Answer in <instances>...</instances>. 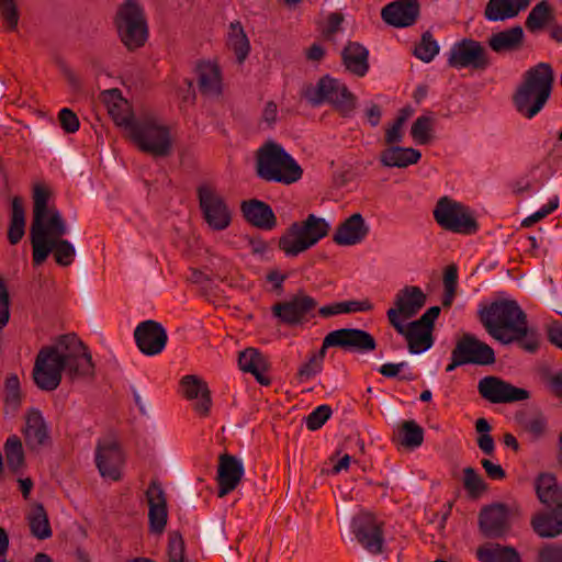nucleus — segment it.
Returning a JSON list of instances; mask_svg holds the SVG:
<instances>
[{
    "label": "nucleus",
    "mask_w": 562,
    "mask_h": 562,
    "mask_svg": "<svg viewBox=\"0 0 562 562\" xmlns=\"http://www.w3.org/2000/svg\"><path fill=\"white\" fill-rule=\"evenodd\" d=\"M64 371L71 380L94 376L91 353L75 334L63 335L57 346L38 351L33 368L34 383L43 391H54L59 386Z\"/></svg>",
    "instance_id": "f257e3e1"
},
{
    "label": "nucleus",
    "mask_w": 562,
    "mask_h": 562,
    "mask_svg": "<svg viewBox=\"0 0 562 562\" xmlns=\"http://www.w3.org/2000/svg\"><path fill=\"white\" fill-rule=\"evenodd\" d=\"M48 200L49 191L36 186L33 193V218L30 228L33 263L42 265L54 251L55 261L61 267H68L74 261L75 247L70 241L61 238L67 233L66 223L55 207H48Z\"/></svg>",
    "instance_id": "f03ea898"
},
{
    "label": "nucleus",
    "mask_w": 562,
    "mask_h": 562,
    "mask_svg": "<svg viewBox=\"0 0 562 562\" xmlns=\"http://www.w3.org/2000/svg\"><path fill=\"white\" fill-rule=\"evenodd\" d=\"M479 318L486 331L503 345L517 344L529 353L539 349L540 334L529 326L526 313L516 301H495L479 311Z\"/></svg>",
    "instance_id": "7ed1b4c3"
},
{
    "label": "nucleus",
    "mask_w": 562,
    "mask_h": 562,
    "mask_svg": "<svg viewBox=\"0 0 562 562\" xmlns=\"http://www.w3.org/2000/svg\"><path fill=\"white\" fill-rule=\"evenodd\" d=\"M554 71L550 64L539 63L522 76L513 94V103L527 119L536 116L546 105L552 93Z\"/></svg>",
    "instance_id": "20e7f679"
},
{
    "label": "nucleus",
    "mask_w": 562,
    "mask_h": 562,
    "mask_svg": "<svg viewBox=\"0 0 562 562\" xmlns=\"http://www.w3.org/2000/svg\"><path fill=\"white\" fill-rule=\"evenodd\" d=\"M257 175L266 181L292 184L302 178L303 169L285 149L273 140L257 150Z\"/></svg>",
    "instance_id": "39448f33"
},
{
    "label": "nucleus",
    "mask_w": 562,
    "mask_h": 562,
    "mask_svg": "<svg viewBox=\"0 0 562 562\" xmlns=\"http://www.w3.org/2000/svg\"><path fill=\"white\" fill-rule=\"evenodd\" d=\"M329 228V224L324 218L310 214L305 221L290 225L279 238V248L288 257H295L327 236Z\"/></svg>",
    "instance_id": "423d86ee"
},
{
    "label": "nucleus",
    "mask_w": 562,
    "mask_h": 562,
    "mask_svg": "<svg viewBox=\"0 0 562 562\" xmlns=\"http://www.w3.org/2000/svg\"><path fill=\"white\" fill-rule=\"evenodd\" d=\"M130 137L144 153L153 157H168L172 151L170 130L155 116H144L132 125Z\"/></svg>",
    "instance_id": "0eeeda50"
},
{
    "label": "nucleus",
    "mask_w": 562,
    "mask_h": 562,
    "mask_svg": "<svg viewBox=\"0 0 562 562\" xmlns=\"http://www.w3.org/2000/svg\"><path fill=\"white\" fill-rule=\"evenodd\" d=\"M115 24L123 45L128 50L143 47L148 38V26L137 0H126L119 9Z\"/></svg>",
    "instance_id": "6e6552de"
},
{
    "label": "nucleus",
    "mask_w": 562,
    "mask_h": 562,
    "mask_svg": "<svg viewBox=\"0 0 562 562\" xmlns=\"http://www.w3.org/2000/svg\"><path fill=\"white\" fill-rule=\"evenodd\" d=\"M305 98L314 106L328 102L345 117L356 109V97L344 83L329 76L322 77L316 86L308 87Z\"/></svg>",
    "instance_id": "1a4fd4ad"
},
{
    "label": "nucleus",
    "mask_w": 562,
    "mask_h": 562,
    "mask_svg": "<svg viewBox=\"0 0 562 562\" xmlns=\"http://www.w3.org/2000/svg\"><path fill=\"white\" fill-rule=\"evenodd\" d=\"M432 214L438 225L446 231L470 235L479 229L469 207L447 195L438 200Z\"/></svg>",
    "instance_id": "9d476101"
},
{
    "label": "nucleus",
    "mask_w": 562,
    "mask_h": 562,
    "mask_svg": "<svg viewBox=\"0 0 562 562\" xmlns=\"http://www.w3.org/2000/svg\"><path fill=\"white\" fill-rule=\"evenodd\" d=\"M196 195L202 218L209 228L214 232L226 229L232 223V211L224 196L207 184L198 187Z\"/></svg>",
    "instance_id": "9b49d317"
},
{
    "label": "nucleus",
    "mask_w": 562,
    "mask_h": 562,
    "mask_svg": "<svg viewBox=\"0 0 562 562\" xmlns=\"http://www.w3.org/2000/svg\"><path fill=\"white\" fill-rule=\"evenodd\" d=\"M125 463L124 452L115 438L100 439L95 447V465L103 479L119 482Z\"/></svg>",
    "instance_id": "f8f14e48"
},
{
    "label": "nucleus",
    "mask_w": 562,
    "mask_h": 562,
    "mask_svg": "<svg viewBox=\"0 0 562 562\" xmlns=\"http://www.w3.org/2000/svg\"><path fill=\"white\" fill-rule=\"evenodd\" d=\"M448 65L457 69L472 67L476 70H484L490 65V58L485 47L480 42L463 38L451 47Z\"/></svg>",
    "instance_id": "ddd939ff"
},
{
    "label": "nucleus",
    "mask_w": 562,
    "mask_h": 562,
    "mask_svg": "<svg viewBox=\"0 0 562 562\" xmlns=\"http://www.w3.org/2000/svg\"><path fill=\"white\" fill-rule=\"evenodd\" d=\"M479 394L493 404L514 403L530 397V393L495 375L484 376L477 384Z\"/></svg>",
    "instance_id": "4468645a"
},
{
    "label": "nucleus",
    "mask_w": 562,
    "mask_h": 562,
    "mask_svg": "<svg viewBox=\"0 0 562 562\" xmlns=\"http://www.w3.org/2000/svg\"><path fill=\"white\" fill-rule=\"evenodd\" d=\"M427 296L419 286L405 285L395 296L394 307L386 312L390 325L411 319L425 306Z\"/></svg>",
    "instance_id": "2eb2a0df"
},
{
    "label": "nucleus",
    "mask_w": 562,
    "mask_h": 562,
    "mask_svg": "<svg viewBox=\"0 0 562 562\" xmlns=\"http://www.w3.org/2000/svg\"><path fill=\"white\" fill-rule=\"evenodd\" d=\"M325 348L338 347L349 351L369 352L376 348L375 338L358 328H340L325 336Z\"/></svg>",
    "instance_id": "dca6fc26"
},
{
    "label": "nucleus",
    "mask_w": 562,
    "mask_h": 562,
    "mask_svg": "<svg viewBox=\"0 0 562 562\" xmlns=\"http://www.w3.org/2000/svg\"><path fill=\"white\" fill-rule=\"evenodd\" d=\"M352 531L358 542L370 553L383 551L384 537L382 524L370 513H360L352 519Z\"/></svg>",
    "instance_id": "f3484780"
},
{
    "label": "nucleus",
    "mask_w": 562,
    "mask_h": 562,
    "mask_svg": "<svg viewBox=\"0 0 562 562\" xmlns=\"http://www.w3.org/2000/svg\"><path fill=\"white\" fill-rule=\"evenodd\" d=\"M316 306L315 299L307 295L303 290H299L290 300L274 304L272 314L280 318L283 324L295 326L302 324L306 315Z\"/></svg>",
    "instance_id": "a211bd4d"
},
{
    "label": "nucleus",
    "mask_w": 562,
    "mask_h": 562,
    "mask_svg": "<svg viewBox=\"0 0 562 562\" xmlns=\"http://www.w3.org/2000/svg\"><path fill=\"white\" fill-rule=\"evenodd\" d=\"M134 339L142 353L157 356L165 349L168 335L159 322L147 319L136 326Z\"/></svg>",
    "instance_id": "6ab92c4d"
},
{
    "label": "nucleus",
    "mask_w": 562,
    "mask_h": 562,
    "mask_svg": "<svg viewBox=\"0 0 562 562\" xmlns=\"http://www.w3.org/2000/svg\"><path fill=\"white\" fill-rule=\"evenodd\" d=\"M479 528L486 538H503L509 529V513L505 504H492L481 509Z\"/></svg>",
    "instance_id": "aec40b11"
},
{
    "label": "nucleus",
    "mask_w": 562,
    "mask_h": 562,
    "mask_svg": "<svg viewBox=\"0 0 562 562\" xmlns=\"http://www.w3.org/2000/svg\"><path fill=\"white\" fill-rule=\"evenodd\" d=\"M453 349L465 364L488 366L495 362L493 348L471 334H464Z\"/></svg>",
    "instance_id": "412c9836"
},
{
    "label": "nucleus",
    "mask_w": 562,
    "mask_h": 562,
    "mask_svg": "<svg viewBox=\"0 0 562 562\" xmlns=\"http://www.w3.org/2000/svg\"><path fill=\"white\" fill-rule=\"evenodd\" d=\"M148 503L149 531L161 535L165 531L168 518L167 498L161 484L153 480L146 491Z\"/></svg>",
    "instance_id": "4be33fe9"
},
{
    "label": "nucleus",
    "mask_w": 562,
    "mask_h": 562,
    "mask_svg": "<svg viewBox=\"0 0 562 562\" xmlns=\"http://www.w3.org/2000/svg\"><path fill=\"white\" fill-rule=\"evenodd\" d=\"M418 0H396L386 4L381 11L382 20L394 27H408L419 16Z\"/></svg>",
    "instance_id": "5701e85b"
},
{
    "label": "nucleus",
    "mask_w": 562,
    "mask_h": 562,
    "mask_svg": "<svg viewBox=\"0 0 562 562\" xmlns=\"http://www.w3.org/2000/svg\"><path fill=\"white\" fill-rule=\"evenodd\" d=\"M243 475V463L235 456L228 453L221 454L218 458L216 477L218 483V497H224L234 491L240 483Z\"/></svg>",
    "instance_id": "b1692460"
},
{
    "label": "nucleus",
    "mask_w": 562,
    "mask_h": 562,
    "mask_svg": "<svg viewBox=\"0 0 562 562\" xmlns=\"http://www.w3.org/2000/svg\"><path fill=\"white\" fill-rule=\"evenodd\" d=\"M182 394L187 400H198L194 411L202 417L210 414L212 406L211 391L207 383L194 374L184 375L180 380Z\"/></svg>",
    "instance_id": "393cba45"
},
{
    "label": "nucleus",
    "mask_w": 562,
    "mask_h": 562,
    "mask_svg": "<svg viewBox=\"0 0 562 562\" xmlns=\"http://www.w3.org/2000/svg\"><path fill=\"white\" fill-rule=\"evenodd\" d=\"M536 493L547 512L562 515V485L551 473H541L536 481Z\"/></svg>",
    "instance_id": "a878e982"
},
{
    "label": "nucleus",
    "mask_w": 562,
    "mask_h": 562,
    "mask_svg": "<svg viewBox=\"0 0 562 562\" xmlns=\"http://www.w3.org/2000/svg\"><path fill=\"white\" fill-rule=\"evenodd\" d=\"M391 326L397 334L405 337L411 353H420L429 349L434 344L432 331L418 325L415 321L406 325L403 322H395Z\"/></svg>",
    "instance_id": "bb28decb"
},
{
    "label": "nucleus",
    "mask_w": 562,
    "mask_h": 562,
    "mask_svg": "<svg viewBox=\"0 0 562 562\" xmlns=\"http://www.w3.org/2000/svg\"><path fill=\"white\" fill-rule=\"evenodd\" d=\"M240 211L246 222L254 227L270 231L277 226V216L273 210L263 201L257 199L243 201Z\"/></svg>",
    "instance_id": "cd10ccee"
},
{
    "label": "nucleus",
    "mask_w": 562,
    "mask_h": 562,
    "mask_svg": "<svg viewBox=\"0 0 562 562\" xmlns=\"http://www.w3.org/2000/svg\"><path fill=\"white\" fill-rule=\"evenodd\" d=\"M369 233V227L360 213H355L339 224L333 240L337 245L351 246L362 241Z\"/></svg>",
    "instance_id": "c85d7f7f"
},
{
    "label": "nucleus",
    "mask_w": 562,
    "mask_h": 562,
    "mask_svg": "<svg viewBox=\"0 0 562 562\" xmlns=\"http://www.w3.org/2000/svg\"><path fill=\"white\" fill-rule=\"evenodd\" d=\"M238 366L241 371L251 373L256 381L263 385L269 386L271 379L265 374L269 369V362L258 349L246 348L239 352Z\"/></svg>",
    "instance_id": "c756f323"
},
{
    "label": "nucleus",
    "mask_w": 562,
    "mask_h": 562,
    "mask_svg": "<svg viewBox=\"0 0 562 562\" xmlns=\"http://www.w3.org/2000/svg\"><path fill=\"white\" fill-rule=\"evenodd\" d=\"M532 0H488L484 16L488 21H505L526 10Z\"/></svg>",
    "instance_id": "7c9ffc66"
},
{
    "label": "nucleus",
    "mask_w": 562,
    "mask_h": 562,
    "mask_svg": "<svg viewBox=\"0 0 562 562\" xmlns=\"http://www.w3.org/2000/svg\"><path fill=\"white\" fill-rule=\"evenodd\" d=\"M369 50L358 42H348L341 52L342 64L351 74L363 77L369 70Z\"/></svg>",
    "instance_id": "2f4dec72"
},
{
    "label": "nucleus",
    "mask_w": 562,
    "mask_h": 562,
    "mask_svg": "<svg viewBox=\"0 0 562 562\" xmlns=\"http://www.w3.org/2000/svg\"><path fill=\"white\" fill-rule=\"evenodd\" d=\"M196 72L198 87L202 94L214 97L222 92L221 71L217 65L209 61L199 63Z\"/></svg>",
    "instance_id": "473e14b6"
},
{
    "label": "nucleus",
    "mask_w": 562,
    "mask_h": 562,
    "mask_svg": "<svg viewBox=\"0 0 562 562\" xmlns=\"http://www.w3.org/2000/svg\"><path fill=\"white\" fill-rule=\"evenodd\" d=\"M104 101L108 103L109 113L115 124L125 127L131 134L132 125L136 124L137 120L128 109L122 110V106L126 105V101L122 98L121 91L119 89L108 90L104 92Z\"/></svg>",
    "instance_id": "72a5a7b5"
},
{
    "label": "nucleus",
    "mask_w": 562,
    "mask_h": 562,
    "mask_svg": "<svg viewBox=\"0 0 562 562\" xmlns=\"http://www.w3.org/2000/svg\"><path fill=\"white\" fill-rule=\"evenodd\" d=\"M524 30L516 25L510 29L493 34L488 38V46L495 53L514 52L521 48L524 44Z\"/></svg>",
    "instance_id": "f704fd0d"
},
{
    "label": "nucleus",
    "mask_w": 562,
    "mask_h": 562,
    "mask_svg": "<svg viewBox=\"0 0 562 562\" xmlns=\"http://www.w3.org/2000/svg\"><path fill=\"white\" fill-rule=\"evenodd\" d=\"M476 557L480 562H522V557L516 548L501 543L479 547Z\"/></svg>",
    "instance_id": "c9c22d12"
},
{
    "label": "nucleus",
    "mask_w": 562,
    "mask_h": 562,
    "mask_svg": "<svg viewBox=\"0 0 562 562\" xmlns=\"http://www.w3.org/2000/svg\"><path fill=\"white\" fill-rule=\"evenodd\" d=\"M420 151L414 148L390 146L381 151L380 161L385 167L405 168L420 159Z\"/></svg>",
    "instance_id": "e433bc0d"
},
{
    "label": "nucleus",
    "mask_w": 562,
    "mask_h": 562,
    "mask_svg": "<svg viewBox=\"0 0 562 562\" xmlns=\"http://www.w3.org/2000/svg\"><path fill=\"white\" fill-rule=\"evenodd\" d=\"M530 525L540 538H555L562 533V515L539 512L532 516Z\"/></svg>",
    "instance_id": "4c0bfd02"
},
{
    "label": "nucleus",
    "mask_w": 562,
    "mask_h": 562,
    "mask_svg": "<svg viewBox=\"0 0 562 562\" xmlns=\"http://www.w3.org/2000/svg\"><path fill=\"white\" fill-rule=\"evenodd\" d=\"M25 440L31 446H42L48 439L47 425L38 409H31L26 415Z\"/></svg>",
    "instance_id": "58836bf2"
},
{
    "label": "nucleus",
    "mask_w": 562,
    "mask_h": 562,
    "mask_svg": "<svg viewBox=\"0 0 562 562\" xmlns=\"http://www.w3.org/2000/svg\"><path fill=\"white\" fill-rule=\"evenodd\" d=\"M25 234V210L23 200L20 196L12 199L11 221L8 229V240L11 245H16Z\"/></svg>",
    "instance_id": "ea45409f"
},
{
    "label": "nucleus",
    "mask_w": 562,
    "mask_h": 562,
    "mask_svg": "<svg viewBox=\"0 0 562 562\" xmlns=\"http://www.w3.org/2000/svg\"><path fill=\"white\" fill-rule=\"evenodd\" d=\"M227 46L234 52L237 61L243 64L250 52V44L239 21L231 23Z\"/></svg>",
    "instance_id": "a19ab883"
},
{
    "label": "nucleus",
    "mask_w": 562,
    "mask_h": 562,
    "mask_svg": "<svg viewBox=\"0 0 562 562\" xmlns=\"http://www.w3.org/2000/svg\"><path fill=\"white\" fill-rule=\"evenodd\" d=\"M553 21L554 14L551 5L547 0H542L531 9L526 19L525 25L529 32L537 33Z\"/></svg>",
    "instance_id": "79ce46f5"
},
{
    "label": "nucleus",
    "mask_w": 562,
    "mask_h": 562,
    "mask_svg": "<svg viewBox=\"0 0 562 562\" xmlns=\"http://www.w3.org/2000/svg\"><path fill=\"white\" fill-rule=\"evenodd\" d=\"M27 519L30 531L35 538L44 540L52 536L48 516L43 504H34Z\"/></svg>",
    "instance_id": "37998d69"
},
{
    "label": "nucleus",
    "mask_w": 562,
    "mask_h": 562,
    "mask_svg": "<svg viewBox=\"0 0 562 562\" xmlns=\"http://www.w3.org/2000/svg\"><path fill=\"white\" fill-rule=\"evenodd\" d=\"M516 420L519 426L528 432L533 440L541 438L547 430V419L542 413L537 412L532 415L527 413L516 414Z\"/></svg>",
    "instance_id": "c03bdc74"
},
{
    "label": "nucleus",
    "mask_w": 562,
    "mask_h": 562,
    "mask_svg": "<svg viewBox=\"0 0 562 562\" xmlns=\"http://www.w3.org/2000/svg\"><path fill=\"white\" fill-rule=\"evenodd\" d=\"M4 452L9 469L14 473L18 472L25 461L21 439L15 435L10 436L4 443Z\"/></svg>",
    "instance_id": "a18cd8bd"
},
{
    "label": "nucleus",
    "mask_w": 562,
    "mask_h": 562,
    "mask_svg": "<svg viewBox=\"0 0 562 562\" xmlns=\"http://www.w3.org/2000/svg\"><path fill=\"white\" fill-rule=\"evenodd\" d=\"M327 348H325V339L323 340V345L317 352H314L308 358V361L303 363L296 373V379L300 382L306 381L316 374H318L323 370V362L326 355Z\"/></svg>",
    "instance_id": "49530a36"
},
{
    "label": "nucleus",
    "mask_w": 562,
    "mask_h": 562,
    "mask_svg": "<svg viewBox=\"0 0 562 562\" xmlns=\"http://www.w3.org/2000/svg\"><path fill=\"white\" fill-rule=\"evenodd\" d=\"M435 119L428 115H422L416 119L411 127L412 137L420 145H426L432 142Z\"/></svg>",
    "instance_id": "de8ad7c7"
},
{
    "label": "nucleus",
    "mask_w": 562,
    "mask_h": 562,
    "mask_svg": "<svg viewBox=\"0 0 562 562\" xmlns=\"http://www.w3.org/2000/svg\"><path fill=\"white\" fill-rule=\"evenodd\" d=\"M463 487L471 498H479L487 491L488 485L474 468L467 467L463 469Z\"/></svg>",
    "instance_id": "09e8293b"
},
{
    "label": "nucleus",
    "mask_w": 562,
    "mask_h": 562,
    "mask_svg": "<svg viewBox=\"0 0 562 562\" xmlns=\"http://www.w3.org/2000/svg\"><path fill=\"white\" fill-rule=\"evenodd\" d=\"M0 18L7 32H15L20 21V11L15 0H0Z\"/></svg>",
    "instance_id": "8fccbe9b"
},
{
    "label": "nucleus",
    "mask_w": 562,
    "mask_h": 562,
    "mask_svg": "<svg viewBox=\"0 0 562 562\" xmlns=\"http://www.w3.org/2000/svg\"><path fill=\"white\" fill-rule=\"evenodd\" d=\"M401 445L416 448L424 441V429L415 420H405L401 426Z\"/></svg>",
    "instance_id": "3c124183"
},
{
    "label": "nucleus",
    "mask_w": 562,
    "mask_h": 562,
    "mask_svg": "<svg viewBox=\"0 0 562 562\" xmlns=\"http://www.w3.org/2000/svg\"><path fill=\"white\" fill-rule=\"evenodd\" d=\"M439 53V45L430 31L423 33L419 44L414 49V55L425 63H429Z\"/></svg>",
    "instance_id": "603ef678"
},
{
    "label": "nucleus",
    "mask_w": 562,
    "mask_h": 562,
    "mask_svg": "<svg viewBox=\"0 0 562 562\" xmlns=\"http://www.w3.org/2000/svg\"><path fill=\"white\" fill-rule=\"evenodd\" d=\"M184 540L179 531H171L168 535V558L169 562H186Z\"/></svg>",
    "instance_id": "864d4df0"
},
{
    "label": "nucleus",
    "mask_w": 562,
    "mask_h": 562,
    "mask_svg": "<svg viewBox=\"0 0 562 562\" xmlns=\"http://www.w3.org/2000/svg\"><path fill=\"white\" fill-rule=\"evenodd\" d=\"M4 403L18 408L21 404V387L20 380L16 374H10L4 383Z\"/></svg>",
    "instance_id": "5fc2aeb1"
},
{
    "label": "nucleus",
    "mask_w": 562,
    "mask_h": 562,
    "mask_svg": "<svg viewBox=\"0 0 562 562\" xmlns=\"http://www.w3.org/2000/svg\"><path fill=\"white\" fill-rule=\"evenodd\" d=\"M224 519L205 520L203 536L211 543H221L224 539Z\"/></svg>",
    "instance_id": "6e6d98bb"
},
{
    "label": "nucleus",
    "mask_w": 562,
    "mask_h": 562,
    "mask_svg": "<svg viewBox=\"0 0 562 562\" xmlns=\"http://www.w3.org/2000/svg\"><path fill=\"white\" fill-rule=\"evenodd\" d=\"M331 408L328 405H321L316 407L307 417L306 426L310 430H317L321 428L330 417Z\"/></svg>",
    "instance_id": "4d7b16f0"
},
{
    "label": "nucleus",
    "mask_w": 562,
    "mask_h": 562,
    "mask_svg": "<svg viewBox=\"0 0 562 562\" xmlns=\"http://www.w3.org/2000/svg\"><path fill=\"white\" fill-rule=\"evenodd\" d=\"M536 562H562V544L547 543L539 548Z\"/></svg>",
    "instance_id": "13d9d810"
},
{
    "label": "nucleus",
    "mask_w": 562,
    "mask_h": 562,
    "mask_svg": "<svg viewBox=\"0 0 562 562\" xmlns=\"http://www.w3.org/2000/svg\"><path fill=\"white\" fill-rule=\"evenodd\" d=\"M60 126L66 133H75L79 130V119L70 109H61L58 114Z\"/></svg>",
    "instance_id": "bf43d9fd"
},
{
    "label": "nucleus",
    "mask_w": 562,
    "mask_h": 562,
    "mask_svg": "<svg viewBox=\"0 0 562 562\" xmlns=\"http://www.w3.org/2000/svg\"><path fill=\"white\" fill-rule=\"evenodd\" d=\"M344 21L345 16L341 12L329 13L326 26L322 30V35L325 38H331L340 30V25Z\"/></svg>",
    "instance_id": "052dcab7"
},
{
    "label": "nucleus",
    "mask_w": 562,
    "mask_h": 562,
    "mask_svg": "<svg viewBox=\"0 0 562 562\" xmlns=\"http://www.w3.org/2000/svg\"><path fill=\"white\" fill-rule=\"evenodd\" d=\"M405 124V117H396L390 128L385 131V143L393 145L401 143L403 139V125Z\"/></svg>",
    "instance_id": "680f3d73"
},
{
    "label": "nucleus",
    "mask_w": 562,
    "mask_h": 562,
    "mask_svg": "<svg viewBox=\"0 0 562 562\" xmlns=\"http://www.w3.org/2000/svg\"><path fill=\"white\" fill-rule=\"evenodd\" d=\"M439 314L440 307L431 306L415 322L418 323V325H422L424 328H429V330L432 331L435 327V321L438 318Z\"/></svg>",
    "instance_id": "e2e57ef3"
},
{
    "label": "nucleus",
    "mask_w": 562,
    "mask_h": 562,
    "mask_svg": "<svg viewBox=\"0 0 562 562\" xmlns=\"http://www.w3.org/2000/svg\"><path fill=\"white\" fill-rule=\"evenodd\" d=\"M481 464L491 480H503L506 477L505 470L499 464L493 463L490 459H482Z\"/></svg>",
    "instance_id": "0e129e2a"
},
{
    "label": "nucleus",
    "mask_w": 562,
    "mask_h": 562,
    "mask_svg": "<svg viewBox=\"0 0 562 562\" xmlns=\"http://www.w3.org/2000/svg\"><path fill=\"white\" fill-rule=\"evenodd\" d=\"M344 314L371 311L373 305L369 300L341 302Z\"/></svg>",
    "instance_id": "69168bd1"
},
{
    "label": "nucleus",
    "mask_w": 562,
    "mask_h": 562,
    "mask_svg": "<svg viewBox=\"0 0 562 562\" xmlns=\"http://www.w3.org/2000/svg\"><path fill=\"white\" fill-rule=\"evenodd\" d=\"M458 268L456 265H449L443 274V288L457 290Z\"/></svg>",
    "instance_id": "338daca9"
},
{
    "label": "nucleus",
    "mask_w": 562,
    "mask_h": 562,
    "mask_svg": "<svg viewBox=\"0 0 562 562\" xmlns=\"http://www.w3.org/2000/svg\"><path fill=\"white\" fill-rule=\"evenodd\" d=\"M548 339L551 344L562 349V327L553 323L548 329Z\"/></svg>",
    "instance_id": "774afa93"
}]
</instances>
